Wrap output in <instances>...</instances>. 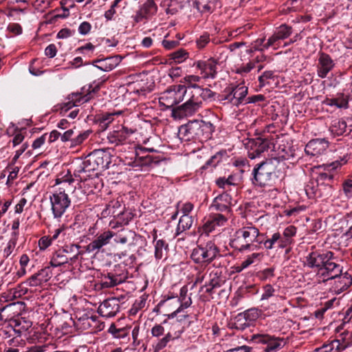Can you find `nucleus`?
Here are the masks:
<instances>
[{
	"mask_svg": "<svg viewBox=\"0 0 352 352\" xmlns=\"http://www.w3.org/2000/svg\"><path fill=\"white\" fill-rule=\"evenodd\" d=\"M245 317H248V314L240 313L237 314L232 323V328L243 331L250 327L251 324L248 322Z\"/></svg>",
	"mask_w": 352,
	"mask_h": 352,
	"instance_id": "38",
	"label": "nucleus"
},
{
	"mask_svg": "<svg viewBox=\"0 0 352 352\" xmlns=\"http://www.w3.org/2000/svg\"><path fill=\"white\" fill-rule=\"evenodd\" d=\"M52 243L49 236H44L38 241V245L41 250H45L48 248Z\"/></svg>",
	"mask_w": 352,
	"mask_h": 352,
	"instance_id": "64",
	"label": "nucleus"
},
{
	"mask_svg": "<svg viewBox=\"0 0 352 352\" xmlns=\"http://www.w3.org/2000/svg\"><path fill=\"white\" fill-rule=\"evenodd\" d=\"M91 89V90L89 91L88 94L83 96H81V94L80 93H72L69 94L67 98L68 102L63 104L60 108L61 113H66L73 107L78 106L80 103L88 102L91 99V94L97 92L100 89V86L98 85L92 87V86L90 85L89 89Z\"/></svg>",
	"mask_w": 352,
	"mask_h": 352,
	"instance_id": "13",
	"label": "nucleus"
},
{
	"mask_svg": "<svg viewBox=\"0 0 352 352\" xmlns=\"http://www.w3.org/2000/svg\"><path fill=\"white\" fill-rule=\"evenodd\" d=\"M48 349V345L42 344V345H34L30 347H28L25 351L23 352H47Z\"/></svg>",
	"mask_w": 352,
	"mask_h": 352,
	"instance_id": "63",
	"label": "nucleus"
},
{
	"mask_svg": "<svg viewBox=\"0 0 352 352\" xmlns=\"http://www.w3.org/2000/svg\"><path fill=\"white\" fill-rule=\"evenodd\" d=\"M341 164L338 161L333 162L330 164H322L321 166L314 167L316 173L318 175L316 179V183H324V181H331L333 179L331 170L336 169L340 166Z\"/></svg>",
	"mask_w": 352,
	"mask_h": 352,
	"instance_id": "17",
	"label": "nucleus"
},
{
	"mask_svg": "<svg viewBox=\"0 0 352 352\" xmlns=\"http://www.w3.org/2000/svg\"><path fill=\"white\" fill-rule=\"evenodd\" d=\"M65 253H68L67 249L58 250L56 252L50 261V265L52 267H58L69 262L68 257L65 255Z\"/></svg>",
	"mask_w": 352,
	"mask_h": 352,
	"instance_id": "35",
	"label": "nucleus"
},
{
	"mask_svg": "<svg viewBox=\"0 0 352 352\" xmlns=\"http://www.w3.org/2000/svg\"><path fill=\"white\" fill-rule=\"evenodd\" d=\"M252 338L255 342L266 345L263 352H277L286 344L283 338L268 334L254 335Z\"/></svg>",
	"mask_w": 352,
	"mask_h": 352,
	"instance_id": "9",
	"label": "nucleus"
},
{
	"mask_svg": "<svg viewBox=\"0 0 352 352\" xmlns=\"http://www.w3.org/2000/svg\"><path fill=\"white\" fill-rule=\"evenodd\" d=\"M111 163V155L107 150L99 149L95 150L91 153L87 159L82 162L75 170V176H80L82 173L90 172L98 169L105 170L109 168Z\"/></svg>",
	"mask_w": 352,
	"mask_h": 352,
	"instance_id": "4",
	"label": "nucleus"
},
{
	"mask_svg": "<svg viewBox=\"0 0 352 352\" xmlns=\"http://www.w3.org/2000/svg\"><path fill=\"white\" fill-rule=\"evenodd\" d=\"M248 89L244 85L240 84L234 87L226 89V94L222 96V100H226L233 105L239 106L243 102L248 94Z\"/></svg>",
	"mask_w": 352,
	"mask_h": 352,
	"instance_id": "11",
	"label": "nucleus"
},
{
	"mask_svg": "<svg viewBox=\"0 0 352 352\" xmlns=\"http://www.w3.org/2000/svg\"><path fill=\"white\" fill-rule=\"evenodd\" d=\"M170 56L175 62L180 63L188 57V53L184 49H179L173 52Z\"/></svg>",
	"mask_w": 352,
	"mask_h": 352,
	"instance_id": "47",
	"label": "nucleus"
},
{
	"mask_svg": "<svg viewBox=\"0 0 352 352\" xmlns=\"http://www.w3.org/2000/svg\"><path fill=\"white\" fill-rule=\"evenodd\" d=\"M25 283L30 287H36L42 285L37 273L32 275L28 279H27Z\"/></svg>",
	"mask_w": 352,
	"mask_h": 352,
	"instance_id": "55",
	"label": "nucleus"
},
{
	"mask_svg": "<svg viewBox=\"0 0 352 352\" xmlns=\"http://www.w3.org/2000/svg\"><path fill=\"white\" fill-rule=\"evenodd\" d=\"M115 234L111 230H106L100 234H97L94 239L85 247V251L88 253H98L100 250L110 243Z\"/></svg>",
	"mask_w": 352,
	"mask_h": 352,
	"instance_id": "12",
	"label": "nucleus"
},
{
	"mask_svg": "<svg viewBox=\"0 0 352 352\" xmlns=\"http://www.w3.org/2000/svg\"><path fill=\"white\" fill-rule=\"evenodd\" d=\"M274 78V72L272 71H266L263 73L261 76L258 77V81L261 87L265 86V84L268 83L267 80Z\"/></svg>",
	"mask_w": 352,
	"mask_h": 352,
	"instance_id": "56",
	"label": "nucleus"
},
{
	"mask_svg": "<svg viewBox=\"0 0 352 352\" xmlns=\"http://www.w3.org/2000/svg\"><path fill=\"white\" fill-rule=\"evenodd\" d=\"M188 317V315L187 314L182 315L179 320H174L171 322L170 329L168 332H175L178 330L179 327H183L184 329V327L182 325V322L186 320Z\"/></svg>",
	"mask_w": 352,
	"mask_h": 352,
	"instance_id": "54",
	"label": "nucleus"
},
{
	"mask_svg": "<svg viewBox=\"0 0 352 352\" xmlns=\"http://www.w3.org/2000/svg\"><path fill=\"white\" fill-rule=\"evenodd\" d=\"M187 294L188 287L186 285H184L180 289L179 298L175 300L176 302L180 303V305L175 311L167 315L168 319H173L177 316L179 313L182 312L184 309H186L191 305V298L190 296L188 297Z\"/></svg>",
	"mask_w": 352,
	"mask_h": 352,
	"instance_id": "23",
	"label": "nucleus"
},
{
	"mask_svg": "<svg viewBox=\"0 0 352 352\" xmlns=\"http://www.w3.org/2000/svg\"><path fill=\"white\" fill-rule=\"evenodd\" d=\"M334 253L331 251H325V255L322 261V265L318 270V274L324 278V280L334 279L340 275L342 267L335 261Z\"/></svg>",
	"mask_w": 352,
	"mask_h": 352,
	"instance_id": "6",
	"label": "nucleus"
},
{
	"mask_svg": "<svg viewBox=\"0 0 352 352\" xmlns=\"http://www.w3.org/2000/svg\"><path fill=\"white\" fill-rule=\"evenodd\" d=\"M221 272L216 270L214 272L212 271L210 273V281L208 284L214 288H219L222 285L223 280L220 277Z\"/></svg>",
	"mask_w": 352,
	"mask_h": 352,
	"instance_id": "44",
	"label": "nucleus"
},
{
	"mask_svg": "<svg viewBox=\"0 0 352 352\" xmlns=\"http://www.w3.org/2000/svg\"><path fill=\"white\" fill-rule=\"evenodd\" d=\"M210 41V36L208 34L206 33L201 35L197 40V45L199 49L204 48Z\"/></svg>",
	"mask_w": 352,
	"mask_h": 352,
	"instance_id": "62",
	"label": "nucleus"
},
{
	"mask_svg": "<svg viewBox=\"0 0 352 352\" xmlns=\"http://www.w3.org/2000/svg\"><path fill=\"white\" fill-rule=\"evenodd\" d=\"M335 63L331 56L324 52L319 55L318 63L317 64V74L321 78L327 77L328 74L334 67Z\"/></svg>",
	"mask_w": 352,
	"mask_h": 352,
	"instance_id": "18",
	"label": "nucleus"
},
{
	"mask_svg": "<svg viewBox=\"0 0 352 352\" xmlns=\"http://www.w3.org/2000/svg\"><path fill=\"white\" fill-rule=\"evenodd\" d=\"M344 193L348 198L352 197V179H347L344 181L342 184Z\"/></svg>",
	"mask_w": 352,
	"mask_h": 352,
	"instance_id": "58",
	"label": "nucleus"
},
{
	"mask_svg": "<svg viewBox=\"0 0 352 352\" xmlns=\"http://www.w3.org/2000/svg\"><path fill=\"white\" fill-rule=\"evenodd\" d=\"M145 304L146 299L142 297H141L139 300H136L129 310L130 315H136L137 313L145 306Z\"/></svg>",
	"mask_w": 352,
	"mask_h": 352,
	"instance_id": "48",
	"label": "nucleus"
},
{
	"mask_svg": "<svg viewBox=\"0 0 352 352\" xmlns=\"http://www.w3.org/2000/svg\"><path fill=\"white\" fill-rule=\"evenodd\" d=\"M133 133L134 131L131 129L122 126L120 130L113 131L109 137V139L111 143L119 144L126 140V138Z\"/></svg>",
	"mask_w": 352,
	"mask_h": 352,
	"instance_id": "31",
	"label": "nucleus"
},
{
	"mask_svg": "<svg viewBox=\"0 0 352 352\" xmlns=\"http://www.w3.org/2000/svg\"><path fill=\"white\" fill-rule=\"evenodd\" d=\"M336 278H338L335 286L336 292L341 293L347 289L352 284V277L347 272L344 274L342 272L340 275H338Z\"/></svg>",
	"mask_w": 352,
	"mask_h": 352,
	"instance_id": "32",
	"label": "nucleus"
},
{
	"mask_svg": "<svg viewBox=\"0 0 352 352\" xmlns=\"http://www.w3.org/2000/svg\"><path fill=\"white\" fill-rule=\"evenodd\" d=\"M272 145L271 141L267 138H256L251 139L246 143L248 157L254 160L259 157L263 153L268 151Z\"/></svg>",
	"mask_w": 352,
	"mask_h": 352,
	"instance_id": "10",
	"label": "nucleus"
},
{
	"mask_svg": "<svg viewBox=\"0 0 352 352\" xmlns=\"http://www.w3.org/2000/svg\"><path fill=\"white\" fill-rule=\"evenodd\" d=\"M325 255V251H314L310 252L305 258V265L312 269L318 268L322 265V261Z\"/></svg>",
	"mask_w": 352,
	"mask_h": 352,
	"instance_id": "26",
	"label": "nucleus"
},
{
	"mask_svg": "<svg viewBox=\"0 0 352 352\" xmlns=\"http://www.w3.org/2000/svg\"><path fill=\"white\" fill-rule=\"evenodd\" d=\"M16 333L18 334L16 337L9 340L8 342L9 345L14 346H17L20 341H21V340L19 339L20 332L16 331L11 325H6L0 329V337H1L3 339L9 338Z\"/></svg>",
	"mask_w": 352,
	"mask_h": 352,
	"instance_id": "28",
	"label": "nucleus"
},
{
	"mask_svg": "<svg viewBox=\"0 0 352 352\" xmlns=\"http://www.w3.org/2000/svg\"><path fill=\"white\" fill-rule=\"evenodd\" d=\"M185 100H188L192 102H197L198 105L201 106L202 100L200 94V87H186L184 85Z\"/></svg>",
	"mask_w": 352,
	"mask_h": 352,
	"instance_id": "34",
	"label": "nucleus"
},
{
	"mask_svg": "<svg viewBox=\"0 0 352 352\" xmlns=\"http://www.w3.org/2000/svg\"><path fill=\"white\" fill-rule=\"evenodd\" d=\"M311 192L314 195H316L318 198L327 200L332 196L333 188L329 183H316V192Z\"/></svg>",
	"mask_w": 352,
	"mask_h": 352,
	"instance_id": "29",
	"label": "nucleus"
},
{
	"mask_svg": "<svg viewBox=\"0 0 352 352\" xmlns=\"http://www.w3.org/2000/svg\"><path fill=\"white\" fill-rule=\"evenodd\" d=\"M263 254L262 253L254 252L252 254L248 256L241 263V268L245 269L250 265L254 263L256 261H260L263 258Z\"/></svg>",
	"mask_w": 352,
	"mask_h": 352,
	"instance_id": "42",
	"label": "nucleus"
},
{
	"mask_svg": "<svg viewBox=\"0 0 352 352\" xmlns=\"http://www.w3.org/2000/svg\"><path fill=\"white\" fill-rule=\"evenodd\" d=\"M120 58L118 56H109L104 59H98L95 60L99 65H95L99 69L104 72H109L116 68L120 63Z\"/></svg>",
	"mask_w": 352,
	"mask_h": 352,
	"instance_id": "25",
	"label": "nucleus"
},
{
	"mask_svg": "<svg viewBox=\"0 0 352 352\" xmlns=\"http://www.w3.org/2000/svg\"><path fill=\"white\" fill-rule=\"evenodd\" d=\"M346 123L344 120L336 119L332 121L329 130L332 135L340 136L346 132Z\"/></svg>",
	"mask_w": 352,
	"mask_h": 352,
	"instance_id": "36",
	"label": "nucleus"
},
{
	"mask_svg": "<svg viewBox=\"0 0 352 352\" xmlns=\"http://www.w3.org/2000/svg\"><path fill=\"white\" fill-rule=\"evenodd\" d=\"M108 332L115 338H124L129 335V329L126 328H117L114 324H111Z\"/></svg>",
	"mask_w": 352,
	"mask_h": 352,
	"instance_id": "41",
	"label": "nucleus"
},
{
	"mask_svg": "<svg viewBox=\"0 0 352 352\" xmlns=\"http://www.w3.org/2000/svg\"><path fill=\"white\" fill-rule=\"evenodd\" d=\"M345 349L339 340H333L322 346L316 348L313 352H341Z\"/></svg>",
	"mask_w": 352,
	"mask_h": 352,
	"instance_id": "33",
	"label": "nucleus"
},
{
	"mask_svg": "<svg viewBox=\"0 0 352 352\" xmlns=\"http://www.w3.org/2000/svg\"><path fill=\"white\" fill-rule=\"evenodd\" d=\"M219 253L217 246L212 242H208L204 246L199 245L194 248L190 258L197 264H208L217 256Z\"/></svg>",
	"mask_w": 352,
	"mask_h": 352,
	"instance_id": "7",
	"label": "nucleus"
},
{
	"mask_svg": "<svg viewBox=\"0 0 352 352\" xmlns=\"http://www.w3.org/2000/svg\"><path fill=\"white\" fill-rule=\"evenodd\" d=\"M120 311V300L110 298L104 300L98 307V312L102 317L111 318Z\"/></svg>",
	"mask_w": 352,
	"mask_h": 352,
	"instance_id": "15",
	"label": "nucleus"
},
{
	"mask_svg": "<svg viewBox=\"0 0 352 352\" xmlns=\"http://www.w3.org/2000/svg\"><path fill=\"white\" fill-rule=\"evenodd\" d=\"M255 67V63L250 61L245 65H243L236 69V73L239 74H244L249 73Z\"/></svg>",
	"mask_w": 352,
	"mask_h": 352,
	"instance_id": "52",
	"label": "nucleus"
},
{
	"mask_svg": "<svg viewBox=\"0 0 352 352\" xmlns=\"http://www.w3.org/2000/svg\"><path fill=\"white\" fill-rule=\"evenodd\" d=\"M340 300L337 298H333L328 300L322 305V311H326L327 310L334 307L335 306L339 305Z\"/></svg>",
	"mask_w": 352,
	"mask_h": 352,
	"instance_id": "61",
	"label": "nucleus"
},
{
	"mask_svg": "<svg viewBox=\"0 0 352 352\" xmlns=\"http://www.w3.org/2000/svg\"><path fill=\"white\" fill-rule=\"evenodd\" d=\"M217 61L210 58L207 60H199L197 63V67L201 70V73L204 78H214L217 75Z\"/></svg>",
	"mask_w": 352,
	"mask_h": 352,
	"instance_id": "19",
	"label": "nucleus"
},
{
	"mask_svg": "<svg viewBox=\"0 0 352 352\" xmlns=\"http://www.w3.org/2000/svg\"><path fill=\"white\" fill-rule=\"evenodd\" d=\"M329 147V142L324 138H317L310 140L305 146L306 154L311 156H318L323 154Z\"/></svg>",
	"mask_w": 352,
	"mask_h": 352,
	"instance_id": "16",
	"label": "nucleus"
},
{
	"mask_svg": "<svg viewBox=\"0 0 352 352\" xmlns=\"http://www.w3.org/2000/svg\"><path fill=\"white\" fill-rule=\"evenodd\" d=\"M222 155L219 153L212 155L201 167V169H206L208 167H215L221 161Z\"/></svg>",
	"mask_w": 352,
	"mask_h": 352,
	"instance_id": "49",
	"label": "nucleus"
},
{
	"mask_svg": "<svg viewBox=\"0 0 352 352\" xmlns=\"http://www.w3.org/2000/svg\"><path fill=\"white\" fill-rule=\"evenodd\" d=\"M292 33V28L286 24H283L278 27L274 34L269 38L267 42L265 43L264 47L269 48L274 45L278 41L283 40L289 37Z\"/></svg>",
	"mask_w": 352,
	"mask_h": 352,
	"instance_id": "24",
	"label": "nucleus"
},
{
	"mask_svg": "<svg viewBox=\"0 0 352 352\" xmlns=\"http://www.w3.org/2000/svg\"><path fill=\"white\" fill-rule=\"evenodd\" d=\"M122 282V278L118 275L109 273L101 280V287L102 288H109L118 285Z\"/></svg>",
	"mask_w": 352,
	"mask_h": 352,
	"instance_id": "39",
	"label": "nucleus"
},
{
	"mask_svg": "<svg viewBox=\"0 0 352 352\" xmlns=\"http://www.w3.org/2000/svg\"><path fill=\"white\" fill-rule=\"evenodd\" d=\"M218 0H195L197 9L202 13L211 12Z\"/></svg>",
	"mask_w": 352,
	"mask_h": 352,
	"instance_id": "40",
	"label": "nucleus"
},
{
	"mask_svg": "<svg viewBox=\"0 0 352 352\" xmlns=\"http://www.w3.org/2000/svg\"><path fill=\"white\" fill-rule=\"evenodd\" d=\"M89 131H85L79 133L76 137L73 138L74 131L69 129L60 135V140L63 142H69L70 147H74L82 144L89 135Z\"/></svg>",
	"mask_w": 352,
	"mask_h": 352,
	"instance_id": "21",
	"label": "nucleus"
},
{
	"mask_svg": "<svg viewBox=\"0 0 352 352\" xmlns=\"http://www.w3.org/2000/svg\"><path fill=\"white\" fill-rule=\"evenodd\" d=\"M193 223V218L190 215H182L179 221L176 229V235H179L186 230H189Z\"/></svg>",
	"mask_w": 352,
	"mask_h": 352,
	"instance_id": "37",
	"label": "nucleus"
},
{
	"mask_svg": "<svg viewBox=\"0 0 352 352\" xmlns=\"http://www.w3.org/2000/svg\"><path fill=\"white\" fill-rule=\"evenodd\" d=\"M201 106L197 102H192L188 100L177 108L173 109L172 114L175 118H182L183 117L191 116L195 113Z\"/></svg>",
	"mask_w": 352,
	"mask_h": 352,
	"instance_id": "20",
	"label": "nucleus"
},
{
	"mask_svg": "<svg viewBox=\"0 0 352 352\" xmlns=\"http://www.w3.org/2000/svg\"><path fill=\"white\" fill-rule=\"evenodd\" d=\"M210 217L217 226H222L227 221V218L222 214H213Z\"/></svg>",
	"mask_w": 352,
	"mask_h": 352,
	"instance_id": "60",
	"label": "nucleus"
},
{
	"mask_svg": "<svg viewBox=\"0 0 352 352\" xmlns=\"http://www.w3.org/2000/svg\"><path fill=\"white\" fill-rule=\"evenodd\" d=\"M213 130V124L210 122L195 120L182 125L178 134L180 138L185 141L193 139L202 140L210 138Z\"/></svg>",
	"mask_w": 352,
	"mask_h": 352,
	"instance_id": "3",
	"label": "nucleus"
},
{
	"mask_svg": "<svg viewBox=\"0 0 352 352\" xmlns=\"http://www.w3.org/2000/svg\"><path fill=\"white\" fill-rule=\"evenodd\" d=\"M49 272H50V268L45 267L43 269H41V270H39L37 272L42 284L43 283H46L51 278V276H50V274L49 273Z\"/></svg>",
	"mask_w": 352,
	"mask_h": 352,
	"instance_id": "57",
	"label": "nucleus"
},
{
	"mask_svg": "<svg viewBox=\"0 0 352 352\" xmlns=\"http://www.w3.org/2000/svg\"><path fill=\"white\" fill-rule=\"evenodd\" d=\"M232 200L229 194L222 193L214 199L210 208L217 211L230 212Z\"/></svg>",
	"mask_w": 352,
	"mask_h": 352,
	"instance_id": "22",
	"label": "nucleus"
},
{
	"mask_svg": "<svg viewBox=\"0 0 352 352\" xmlns=\"http://www.w3.org/2000/svg\"><path fill=\"white\" fill-rule=\"evenodd\" d=\"M121 201L118 199H113L109 202L106 208L102 210L103 216H120L123 214L124 212L121 210Z\"/></svg>",
	"mask_w": 352,
	"mask_h": 352,
	"instance_id": "30",
	"label": "nucleus"
},
{
	"mask_svg": "<svg viewBox=\"0 0 352 352\" xmlns=\"http://www.w3.org/2000/svg\"><path fill=\"white\" fill-rule=\"evenodd\" d=\"M157 12V6L154 0H146L140 10L133 16L134 21L138 23L144 19H148L154 16Z\"/></svg>",
	"mask_w": 352,
	"mask_h": 352,
	"instance_id": "14",
	"label": "nucleus"
},
{
	"mask_svg": "<svg viewBox=\"0 0 352 352\" xmlns=\"http://www.w3.org/2000/svg\"><path fill=\"white\" fill-rule=\"evenodd\" d=\"M325 104L329 106H336L338 108H347L348 101L344 98H327Z\"/></svg>",
	"mask_w": 352,
	"mask_h": 352,
	"instance_id": "43",
	"label": "nucleus"
},
{
	"mask_svg": "<svg viewBox=\"0 0 352 352\" xmlns=\"http://www.w3.org/2000/svg\"><path fill=\"white\" fill-rule=\"evenodd\" d=\"M184 332V328L179 329L175 332H168L165 336L160 339L154 346L155 352H158L162 350L167 346V344L170 341L179 338L182 333Z\"/></svg>",
	"mask_w": 352,
	"mask_h": 352,
	"instance_id": "27",
	"label": "nucleus"
},
{
	"mask_svg": "<svg viewBox=\"0 0 352 352\" xmlns=\"http://www.w3.org/2000/svg\"><path fill=\"white\" fill-rule=\"evenodd\" d=\"M185 94L184 85H172L162 93L159 101L162 105L166 108H170L184 100Z\"/></svg>",
	"mask_w": 352,
	"mask_h": 352,
	"instance_id": "8",
	"label": "nucleus"
},
{
	"mask_svg": "<svg viewBox=\"0 0 352 352\" xmlns=\"http://www.w3.org/2000/svg\"><path fill=\"white\" fill-rule=\"evenodd\" d=\"M200 94L202 102L204 100H213L214 99L215 93L208 88H202L200 87Z\"/></svg>",
	"mask_w": 352,
	"mask_h": 352,
	"instance_id": "51",
	"label": "nucleus"
},
{
	"mask_svg": "<svg viewBox=\"0 0 352 352\" xmlns=\"http://www.w3.org/2000/svg\"><path fill=\"white\" fill-rule=\"evenodd\" d=\"M17 236L18 232H14L12 233V238L8 241L6 247L3 250V256L5 258H8L13 252L16 245Z\"/></svg>",
	"mask_w": 352,
	"mask_h": 352,
	"instance_id": "45",
	"label": "nucleus"
},
{
	"mask_svg": "<svg viewBox=\"0 0 352 352\" xmlns=\"http://www.w3.org/2000/svg\"><path fill=\"white\" fill-rule=\"evenodd\" d=\"M275 289L271 285H266L263 287V293L261 296V300H267L270 297L274 296Z\"/></svg>",
	"mask_w": 352,
	"mask_h": 352,
	"instance_id": "53",
	"label": "nucleus"
},
{
	"mask_svg": "<svg viewBox=\"0 0 352 352\" xmlns=\"http://www.w3.org/2000/svg\"><path fill=\"white\" fill-rule=\"evenodd\" d=\"M57 184H58V187L50 195V200L54 217L60 218L71 203L68 195L66 193V191L71 188V183L64 180L57 182Z\"/></svg>",
	"mask_w": 352,
	"mask_h": 352,
	"instance_id": "5",
	"label": "nucleus"
},
{
	"mask_svg": "<svg viewBox=\"0 0 352 352\" xmlns=\"http://www.w3.org/2000/svg\"><path fill=\"white\" fill-rule=\"evenodd\" d=\"M279 164L278 157L267 159L257 164L252 171V184L263 188L273 186L278 180L277 168Z\"/></svg>",
	"mask_w": 352,
	"mask_h": 352,
	"instance_id": "2",
	"label": "nucleus"
},
{
	"mask_svg": "<svg viewBox=\"0 0 352 352\" xmlns=\"http://www.w3.org/2000/svg\"><path fill=\"white\" fill-rule=\"evenodd\" d=\"M201 78L196 75H188L185 76L180 80V82L184 83L183 85H185L186 87H199L197 85L200 80Z\"/></svg>",
	"mask_w": 352,
	"mask_h": 352,
	"instance_id": "46",
	"label": "nucleus"
},
{
	"mask_svg": "<svg viewBox=\"0 0 352 352\" xmlns=\"http://www.w3.org/2000/svg\"><path fill=\"white\" fill-rule=\"evenodd\" d=\"M280 234L279 232L274 233L270 239H268L267 240L263 239L262 244L264 245L265 248L267 250H271L273 248L274 245L278 242V241L280 240Z\"/></svg>",
	"mask_w": 352,
	"mask_h": 352,
	"instance_id": "50",
	"label": "nucleus"
},
{
	"mask_svg": "<svg viewBox=\"0 0 352 352\" xmlns=\"http://www.w3.org/2000/svg\"><path fill=\"white\" fill-rule=\"evenodd\" d=\"M165 245V242L163 240H158L156 242L155 247V256L157 259H160L162 257V250Z\"/></svg>",
	"mask_w": 352,
	"mask_h": 352,
	"instance_id": "59",
	"label": "nucleus"
},
{
	"mask_svg": "<svg viewBox=\"0 0 352 352\" xmlns=\"http://www.w3.org/2000/svg\"><path fill=\"white\" fill-rule=\"evenodd\" d=\"M263 234L252 225L238 229L230 239V246L239 252L256 251L261 248Z\"/></svg>",
	"mask_w": 352,
	"mask_h": 352,
	"instance_id": "1",
	"label": "nucleus"
}]
</instances>
